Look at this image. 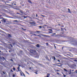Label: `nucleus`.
Here are the masks:
<instances>
[{
  "label": "nucleus",
  "mask_w": 77,
  "mask_h": 77,
  "mask_svg": "<svg viewBox=\"0 0 77 77\" xmlns=\"http://www.w3.org/2000/svg\"><path fill=\"white\" fill-rule=\"evenodd\" d=\"M20 75H21L22 76H23V75L24 77H26V76H25V75L23 74V72L21 71L20 72Z\"/></svg>",
  "instance_id": "1"
},
{
  "label": "nucleus",
  "mask_w": 77,
  "mask_h": 77,
  "mask_svg": "<svg viewBox=\"0 0 77 77\" xmlns=\"http://www.w3.org/2000/svg\"><path fill=\"white\" fill-rule=\"evenodd\" d=\"M29 24H35L36 23L35 22H30Z\"/></svg>",
  "instance_id": "2"
},
{
  "label": "nucleus",
  "mask_w": 77,
  "mask_h": 77,
  "mask_svg": "<svg viewBox=\"0 0 77 77\" xmlns=\"http://www.w3.org/2000/svg\"><path fill=\"white\" fill-rule=\"evenodd\" d=\"M17 69H18L19 71H21V70L20 69V67H18Z\"/></svg>",
  "instance_id": "3"
},
{
  "label": "nucleus",
  "mask_w": 77,
  "mask_h": 77,
  "mask_svg": "<svg viewBox=\"0 0 77 77\" xmlns=\"http://www.w3.org/2000/svg\"><path fill=\"white\" fill-rule=\"evenodd\" d=\"M68 12H69V13H71V11H70V9H69V8L68 9Z\"/></svg>",
  "instance_id": "4"
},
{
  "label": "nucleus",
  "mask_w": 77,
  "mask_h": 77,
  "mask_svg": "<svg viewBox=\"0 0 77 77\" xmlns=\"http://www.w3.org/2000/svg\"><path fill=\"white\" fill-rule=\"evenodd\" d=\"M37 47H39V45L37 44L36 45Z\"/></svg>",
  "instance_id": "5"
},
{
  "label": "nucleus",
  "mask_w": 77,
  "mask_h": 77,
  "mask_svg": "<svg viewBox=\"0 0 77 77\" xmlns=\"http://www.w3.org/2000/svg\"><path fill=\"white\" fill-rule=\"evenodd\" d=\"M64 71H66V72H68V71H67V70H66V69H64Z\"/></svg>",
  "instance_id": "6"
},
{
  "label": "nucleus",
  "mask_w": 77,
  "mask_h": 77,
  "mask_svg": "<svg viewBox=\"0 0 77 77\" xmlns=\"http://www.w3.org/2000/svg\"><path fill=\"white\" fill-rule=\"evenodd\" d=\"M40 33V31H36V33Z\"/></svg>",
  "instance_id": "7"
},
{
  "label": "nucleus",
  "mask_w": 77,
  "mask_h": 77,
  "mask_svg": "<svg viewBox=\"0 0 77 77\" xmlns=\"http://www.w3.org/2000/svg\"><path fill=\"white\" fill-rule=\"evenodd\" d=\"M28 2H29V3H32V2H31V1L30 0H28Z\"/></svg>",
  "instance_id": "8"
},
{
  "label": "nucleus",
  "mask_w": 77,
  "mask_h": 77,
  "mask_svg": "<svg viewBox=\"0 0 77 77\" xmlns=\"http://www.w3.org/2000/svg\"><path fill=\"white\" fill-rule=\"evenodd\" d=\"M13 70H14V71H15V68H13Z\"/></svg>",
  "instance_id": "9"
},
{
  "label": "nucleus",
  "mask_w": 77,
  "mask_h": 77,
  "mask_svg": "<svg viewBox=\"0 0 77 77\" xmlns=\"http://www.w3.org/2000/svg\"><path fill=\"white\" fill-rule=\"evenodd\" d=\"M39 28H42V26H39Z\"/></svg>",
  "instance_id": "10"
},
{
  "label": "nucleus",
  "mask_w": 77,
  "mask_h": 77,
  "mask_svg": "<svg viewBox=\"0 0 77 77\" xmlns=\"http://www.w3.org/2000/svg\"><path fill=\"white\" fill-rule=\"evenodd\" d=\"M49 30H50V31H52V29H49Z\"/></svg>",
  "instance_id": "11"
},
{
  "label": "nucleus",
  "mask_w": 77,
  "mask_h": 77,
  "mask_svg": "<svg viewBox=\"0 0 77 77\" xmlns=\"http://www.w3.org/2000/svg\"><path fill=\"white\" fill-rule=\"evenodd\" d=\"M63 75H64V77H66V75H65L64 74H63Z\"/></svg>",
  "instance_id": "12"
},
{
  "label": "nucleus",
  "mask_w": 77,
  "mask_h": 77,
  "mask_svg": "<svg viewBox=\"0 0 77 77\" xmlns=\"http://www.w3.org/2000/svg\"><path fill=\"white\" fill-rule=\"evenodd\" d=\"M8 36H9V37H11V35H10L9 34Z\"/></svg>",
  "instance_id": "13"
},
{
  "label": "nucleus",
  "mask_w": 77,
  "mask_h": 77,
  "mask_svg": "<svg viewBox=\"0 0 77 77\" xmlns=\"http://www.w3.org/2000/svg\"><path fill=\"white\" fill-rule=\"evenodd\" d=\"M54 60H55V59H56V58H55V57H54Z\"/></svg>",
  "instance_id": "14"
},
{
  "label": "nucleus",
  "mask_w": 77,
  "mask_h": 77,
  "mask_svg": "<svg viewBox=\"0 0 77 77\" xmlns=\"http://www.w3.org/2000/svg\"><path fill=\"white\" fill-rule=\"evenodd\" d=\"M37 36H38L39 37H41V35H38Z\"/></svg>",
  "instance_id": "15"
},
{
  "label": "nucleus",
  "mask_w": 77,
  "mask_h": 77,
  "mask_svg": "<svg viewBox=\"0 0 77 77\" xmlns=\"http://www.w3.org/2000/svg\"><path fill=\"white\" fill-rule=\"evenodd\" d=\"M49 33H51V32H50V31H49Z\"/></svg>",
  "instance_id": "16"
},
{
  "label": "nucleus",
  "mask_w": 77,
  "mask_h": 77,
  "mask_svg": "<svg viewBox=\"0 0 77 77\" xmlns=\"http://www.w3.org/2000/svg\"><path fill=\"white\" fill-rule=\"evenodd\" d=\"M38 17V15L36 14V17Z\"/></svg>",
  "instance_id": "17"
},
{
  "label": "nucleus",
  "mask_w": 77,
  "mask_h": 77,
  "mask_svg": "<svg viewBox=\"0 0 77 77\" xmlns=\"http://www.w3.org/2000/svg\"><path fill=\"white\" fill-rule=\"evenodd\" d=\"M14 21H15V22H17V20H14Z\"/></svg>",
  "instance_id": "18"
},
{
  "label": "nucleus",
  "mask_w": 77,
  "mask_h": 77,
  "mask_svg": "<svg viewBox=\"0 0 77 77\" xmlns=\"http://www.w3.org/2000/svg\"><path fill=\"white\" fill-rule=\"evenodd\" d=\"M26 72V73H27V74H29V73L27 72Z\"/></svg>",
  "instance_id": "19"
},
{
  "label": "nucleus",
  "mask_w": 77,
  "mask_h": 77,
  "mask_svg": "<svg viewBox=\"0 0 77 77\" xmlns=\"http://www.w3.org/2000/svg\"><path fill=\"white\" fill-rule=\"evenodd\" d=\"M13 77H15V75H13Z\"/></svg>",
  "instance_id": "20"
},
{
  "label": "nucleus",
  "mask_w": 77,
  "mask_h": 77,
  "mask_svg": "<svg viewBox=\"0 0 77 77\" xmlns=\"http://www.w3.org/2000/svg\"><path fill=\"white\" fill-rule=\"evenodd\" d=\"M11 72H13V71H12V70H11Z\"/></svg>",
  "instance_id": "21"
},
{
  "label": "nucleus",
  "mask_w": 77,
  "mask_h": 77,
  "mask_svg": "<svg viewBox=\"0 0 77 77\" xmlns=\"http://www.w3.org/2000/svg\"><path fill=\"white\" fill-rule=\"evenodd\" d=\"M35 74H38V73H37V72H35Z\"/></svg>",
  "instance_id": "22"
},
{
  "label": "nucleus",
  "mask_w": 77,
  "mask_h": 77,
  "mask_svg": "<svg viewBox=\"0 0 77 77\" xmlns=\"http://www.w3.org/2000/svg\"><path fill=\"white\" fill-rule=\"evenodd\" d=\"M74 60V61H77L76 60Z\"/></svg>",
  "instance_id": "23"
},
{
  "label": "nucleus",
  "mask_w": 77,
  "mask_h": 77,
  "mask_svg": "<svg viewBox=\"0 0 77 77\" xmlns=\"http://www.w3.org/2000/svg\"><path fill=\"white\" fill-rule=\"evenodd\" d=\"M58 62H60V60H58Z\"/></svg>",
  "instance_id": "24"
},
{
  "label": "nucleus",
  "mask_w": 77,
  "mask_h": 77,
  "mask_svg": "<svg viewBox=\"0 0 77 77\" xmlns=\"http://www.w3.org/2000/svg\"><path fill=\"white\" fill-rule=\"evenodd\" d=\"M42 15V17H44V16L42 15Z\"/></svg>",
  "instance_id": "25"
},
{
  "label": "nucleus",
  "mask_w": 77,
  "mask_h": 77,
  "mask_svg": "<svg viewBox=\"0 0 77 77\" xmlns=\"http://www.w3.org/2000/svg\"><path fill=\"white\" fill-rule=\"evenodd\" d=\"M46 44H47V45H48V43H47Z\"/></svg>",
  "instance_id": "26"
},
{
  "label": "nucleus",
  "mask_w": 77,
  "mask_h": 77,
  "mask_svg": "<svg viewBox=\"0 0 77 77\" xmlns=\"http://www.w3.org/2000/svg\"><path fill=\"white\" fill-rule=\"evenodd\" d=\"M14 5H16V4H14Z\"/></svg>",
  "instance_id": "27"
},
{
  "label": "nucleus",
  "mask_w": 77,
  "mask_h": 77,
  "mask_svg": "<svg viewBox=\"0 0 77 77\" xmlns=\"http://www.w3.org/2000/svg\"><path fill=\"white\" fill-rule=\"evenodd\" d=\"M3 74H5V72H3Z\"/></svg>",
  "instance_id": "28"
},
{
  "label": "nucleus",
  "mask_w": 77,
  "mask_h": 77,
  "mask_svg": "<svg viewBox=\"0 0 77 77\" xmlns=\"http://www.w3.org/2000/svg\"><path fill=\"white\" fill-rule=\"evenodd\" d=\"M72 71H74V70H72Z\"/></svg>",
  "instance_id": "29"
},
{
  "label": "nucleus",
  "mask_w": 77,
  "mask_h": 77,
  "mask_svg": "<svg viewBox=\"0 0 77 77\" xmlns=\"http://www.w3.org/2000/svg\"><path fill=\"white\" fill-rule=\"evenodd\" d=\"M17 14H19V13H17Z\"/></svg>",
  "instance_id": "30"
},
{
  "label": "nucleus",
  "mask_w": 77,
  "mask_h": 77,
  "mask_svg": "<svg viewBox=\"0 0 77 77\" xmlns=\"http://www.w3.org/2000/svg\"><path fill=\"white\" fill-rule=\"evenodd\" d=\"M11 47H12V45H11Z\"/></svg>",
  "instance_id": "31"
},
{
  "label": "nucleus",
  "mask_w": 77,
  "mask_h": 77,
  "mask_svg": "<svg viewBox=\"0 0 77 77\" xmlns=\"http://www.w3.org/2000/svg\"><path fill=\"white\" fill-rule=\"evenodd\" d=\"M11 60V61H12V60Z\"/></svg>",
  "instance_id": "32"
},
{
  "label": "nucleus",
  "mask_w": 77,
  "mask_h": 77,
  "mask_svg": "<svg viewBox=\"0 0 77 77\" xmlns=\"http://www.w3.org/2000/svg\"><path fill=\"white\" fill-rule=\"evenodd\" d=\"M34 35H36V34H34Z\"/></svg>",
  "instance_id": "33"
},
{
  "label": "nucleus",
  "mask_w": 77,
  "mask_h": 77,
  "mask_svg": "<svg viewBox=\"0 0 77 77\" xmlns=\"http://www.w3.org/2000/svg\"><path fill=\"white\" fill-rule=\"evenodd\" d=\"M0 23H1V22H0Z\"/></svg>",
  "instance_id": "34"
},
{
  "label": "nucleus",
  "mask_w": 77,
  "mask_h": 77,
  "mask_svg": "<svg viewBox=\"0 0 77 77\" xmlns=\"http://www.w3.org/2000/svg\"><path fill=\"white\" fill-rule=\"evenodd\" d=\"M9 51V52H11V51Z\"/></svg>",
  "instance_id": "35"
},
{
  "label": "nucleus",
  "mask_w": 77,
  "mask_h": 77,
  "mask_svg": "<svg viewBox=\"0 0 77 77\" xmlns=\"http://www.w3.org/2000/svg\"><path fill=\"white\" fill-rule=\"evenodd\" d=\"M59 25H60V24H59Z\"/></svg>",
  "instance_id": "36"
},
{
  "label": "nucleus",
  "mask_w": 77,
  "mask_h": 77,
  "mask_svg": "<svg viewBox=\"0 0 77 77\" xmlns=\"http://www.w3.org/2000/svg\"><path fill=\"white\" fill-rule=\"evenodd\" d=\"M55 48H56V46H55Z\"/></svg>",
  "instance_id": "37"
},
{
  "label": "nucleus",
  "mask_w": 77,
  "mask_h": 77,
  "mask_svg": "<svg viewBox=\"0 0 77 77\" xmlns=\"http://www.w3.org/2000/svg\"><path fill=\"white\" fill-rule=\"evenodd\" d=\"M30 69H31V68H30Z\"/></svg>",
  "instance_id": "38"
},
{
  "label": "nucleus",
  "mask_w": 77,
  "mask_h": 77,
  "mask_svg": "<svg viewBox=\"0 0 77 77\" xmlns=\"http://www.w3.org/2000/svg\"><path fill=\"white\" fill-rule=\"evenodd\" d=\"M71 71V70H70V71Z\"/></svg>",
  "instance_id": "39"
},
{
  "label": "nucleus",
  "mask_w": 77,
  "mask_h": 77,
  "mask_svg": "<svg viewBox=\"0 0 77 77\" xmlns=\"http://www.w3.org/2000/svg\"><path fill=\"white\" fill-rule=\"evenodd\" d=\"M0 52H1V51H0Z\"/></svg>",
  "instance_id": "40"
},
{
  "label": "nucleus",
  "mask_w": 77,
  "mask_h": 77,
  "mask_svg": "<svg viewBox=\"0 0 77 77\" xmlns=\"http://www.w3.org/2000/svg\"><path fill=\"white\" fill-rule=\"evenodd\" d=\"M76 73H77V72H76Z\"/></svg>",
  "instance_id": "41"
},
{
  "label": "nucleus",
  "mask_w": 77,
  "mask_h": 77,
  "mask_svg": "<svg viewBox=\"0 0 77 77\" xmlns=\"http://www.w3.org/2000/svg\"><path fill=\"white\" fill-rule=\"evenodd\" d=\"M57 74H59V73H58Z\"/></svg>",
  "instance_id": "42"
},
{
  "label": "nucleus",
  "mask_w": 77,
  "mask_h": 77,
  "mask_svg": "<svg viewBox=\"0 0 77 77\" xmlns=\"http://www.w3.org/2000/svg\"><path fill=\"white\" fill-rule=\"evenodd\" d=\"M57 74H59V73H58Z\"/></svg>",
  "instance_id": "43"
},
{
  "label": "nucleus",
  "mask_w": 77,
  "mask_h": 77,
  "mask_svg": "<svg viewBox=\"0 0 77 77\" xmlns=\"http://www.w3.org/2000/svg\"><path fill=\"white\" fill-rule=\"evenodd\" d=\"M1 16H0V17H1Z\"/></svg>",
  "instance_id": "44"
}]
</instances>
